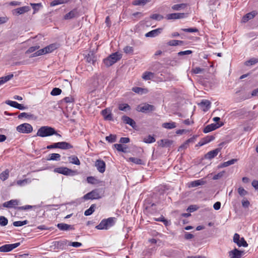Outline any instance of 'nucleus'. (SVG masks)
<instances>
[{
    "instance_id": "obj_1",
    "label": "nucleus",
    "mask_w": 258,
    "mask_h": 258,
    "mask_svg": "<svg viewBox=\"0 0 258 258\" xmlns=\"http://www.w3.org/2000/svg\"><path fill=\"white\" fill-rule=\"evenodd\" d=\"M53 135L61 137V136L56 132L54 128L48 126H41L37 133V136L41 137L50 136Z\"/></svg>"
},
{
    "instance_id": "obj_2",
    "label": "nucleus",
    "mask_w": 258,
    "mask_h": 258,
    "mask_svg": "<svg viewBox=\"0 0 258 258\" xmlns=\"http://www.w3.org/2000/svg\"><path fill=\"white\" fill-rule=\"evenodd\" d=\"M116 221V218L114 217H110L107 219H103L101 221L99 225L96 226L97 229H108L110 227L114 225Z\"/></svg>"
},
{
    "instance_id": "obj_3",
    "label": "nucleus",
    "mask_w": 258,
    "mask_h": 258,
    "mask_svg": "<svg viewBox=\"0 0 258 258\" xmlns=\"http://www.w3.org/2000/svg\"><path fill=\"white\" fill-rule=\"evenodd\" d=\"M121 57V55L117 52L113 53L103 60L104 64L107 67H110L119 60Z\"/></svg>"
},
{
    "instance_id": "obj_4",
    "label": "nucleus",
    "mask_w": 258,
    "mask_h": 258,
    "mask_svg": "<svg viewBox=\"0 0 258 258\" xmlns=\"http://www.w3.org/2000/svg\"><path fill=\"white\" fill-rule=\"evenodd\" d=\"M73 146L70 143L66 142H61L54 143L47 146V149H51L54 148H59L60 149L66 150L73 148Z\"/></svg>"
},
{
    "instance_id": "obj_5",
    "label": "nucleus",
    "mask_w": 258,
    "mask_h": 258,
    "mask_svg": "<svg viewBox=\"0 0 258 258\" xmlns=\"http://www.w3.org/2000/svg\"><path fill=\"white\" fill-rule=\"evenodd\" d=\"M17 131L23 134H29L32 132L33 127L31 124L24 123L18 125L17 127Z\"/></svg>"
},
{
    "instance_id": "obj_6",
    "label": "nucleus",
    "mask_w": 258,
    "mask_h": 258,
    "mask_svg": "<svg viewBox=\"0 0 258 258\" xmlns=\"http://www.w3.org/2000/svg\"><path fill=\"white\" fill-rule=\"evenodd\" d=\"M54 171L65 175H74L76 173V171L67 167H57L54 169Z\"/></svg>"
},
{
    "instance_id": "obj_7",
    "label": "nucleus",
    "mask_w": 258,
    "mask_h": 258,
    "mask_svg": "<svg viewBox=\"0 0 258 258\" xmlns=\"http://www.w3.org/2000/svg\"><path fill=\"white\" fill-rule=\"evenodd\" d=\"M101 198L98 189H94L92 191L85 195L83 197L84 199L87 200H94L99 199Z\"/></svg>"
},
{
    "instance_id": "obj_8",
    "label": "nucleus",
    "mask_w": 258,
    "mask_h": 258,
    "mask_svg": "<svg viewBox=\"0 0 258 258\" xmlns=\"http://www.w3.org/2000/svg\"><path fill=\"white\" fill-rule=\"evenodd\" d=\"M20 245V242L4 245L0 247V252H7L11 251L14 248L18 247Z\"/></svg>"
},
{
    "instance_id": "obj_9",
    "label": "nucleus",
    "mask_w": 258,
    "mask_h": 258,
    "mask_svg": "<svg viewBox=\"0 0 258 258\" xmlns=\"http://www.w3.org/2000/svg\"><path fill=\"white\" fill-rule=\"evenodd\" d=\"M155 110V107L154 106L152 105H150L149 104H144L142 105H139L137 107V110L144 112L146 113L148 112H151Z\"/></svg>"
},
{
    "instance_id": "obj_10",
    "label": "nucleus",
    "mask_w": 258,
    "mask_h": 258,
    "mask_svg": "<svg viewBox=\"0 0 258 258\" xmlns=\"http://www.w3.org/2000/svg\"><path fill=\"white\" fill-rule=\"evenodd\" d=\"M223 125V123L221 122L220 123H212L207 125L204 129L203 132L204 133H208L211 131H214L216 129L222 126Z\"/></svg>"
},
{
    "instance_id": "obj_11",
    "label": "nucleus",
    "mask_w": 258,
    "mask_h": 258,
    "mask_svg": "<svg viewBox=\"0 0 258 258\" xmlns=\"http://www.w3.org/2000/svg\"><path fill=\"white\" fill-rule=\"evenodd\" d=\"M187 17V14L175 13L168 14L166 16V18L168 20H175L184 18Z\"/></svg>"
},
{
    "instance_id": "obj_12",
    "label": "nucleus",
    "mask_w": 258,
    "mask_h": 258,
    "mask_svg": "<svg viewBox=\"0 0 258 258\" xmlns=\"http://www.w3.org/2000/svg\"><path fill=\"white\" fill-rule=\"evenodd\" d=\"M79 16V14L77 9H74L68 13L66 14L63 19L64 20H70L73 18H78Z\"/></svg>"
},
{
    "instance_id": "obj_13",
    "label": "nucleus",
    "mask_w": 258,
    "mask_h": 258,
    "mask_svg": "<svg viewBox=\"0 0 258 258\" xmlns=\"http://www.w3.org/2000/svg\"><path fill=\"white\" fill-rule=\"evenodd\" d=\"M95 166L99 172L103 173L105 172L106 164L104 161L101 159L97 160L95 162Z\"/></svg>"
},
{
    "instance_id": "obj_14",
    "label": "nucleus",
    "mask_w": 258,
    "mask_h": 258,
    "mask_svg": "<svg viewBox=\"0 0 258 258\" xmlns=\"http://www.w3.org/2000/svg\"><path fill=\"white\" fill-rule=\"evenodd\" d=\"M30 10V8L28 6H24L13 11V14L15 15H19L23 14L25 13L28 12Z\"/></svg>"
},
{
    "instance_id": "obj_15",
    "label": "nucleus",
    "mask_w": 258,
    "mask_h": 258,
    "mask_svg": "<svg viewBox=\"0 0 258 258\" xmlns=\"http://www.w3.org/2000/svg\"><path fill=\"white\" fill-rule=\"evenodd\" d=\"M243 252L242 251H240L237 248H234L233 250L228 252L229 257L230 258H240Z\"/></svg>"
},
{
    "instance_id": "obj_16",
    "label": "nucleus",
    "mask_w": 258,
    "mask_h": 258,
    "mask_svg": "<svg viewBox=\"0 0 258 258\" xmlns=\"http://www.w3.org/2000/svg\"><path fill=\"white\" fill-rule=\"evenodd\" d=\"M221 148H217L215 150L208 152L205 155V158L207 159H212L216 157L218 154L220 152Z\"/></svg>"
},
{
    "instance_id": "obj_17",
    "label": "nucleus",
    "mask_w": 258,
    "mask_h": 258,
    "mask_svg": "<svg viewBox=\"0 0 258 258\" xmlns=\"http://www.w3.org/2000/svg\"><path fill=\"white\" fill-rule=\"evenodd\" d=\"M56 226L59 230L61 231H68L75 229L74 225H69L63 223L57 224Z\"/></svg>"
},
{
    "instance_id": "obj_18",
    "label": "nucleus",
    "mask_w": 258,
    "mask_h": 258,
    "mask_svg": "<svg viewBox=\"0 0 258 258\" xmlns=\"http://www.w3.org/2000/svg\"><path fill=\"white\" fill-rule=\"evenodd\" d=\"M6 103L12 107L17 108L20 110H24L26 108L23 105L18 103V102L11 100H7Z\"/></svg>"
},
{
    "instance_id": "obj_19",
    "label": "nucleus",
    "mask_w": 258,
    "mask_h": 258,
    "mask_svg": "<svg viewBox=\"0 0 258 258\" xmlns=\"http://www.w3.org/2000/svg\"><path fill=\"white\" fill-rule=\"evenodd\" d=\"M19 204V201L17 200H11L9 201L5 202L3 204V206L4 208H14L15 206H17Z\"/></svg>"
},
{
    "instance_id": "obj_20",
    "label": "nucleus",
    "mask_w": 258,
    "mask_h": 258,
    "mask_svg": "<svg viewBox=\"0 0 258 258\" xmlns=\"http://www.w3.org/2000/svg\"><path fill=\"white\" fill-rule=\"evenodd\" d=\"M121 119L124 123L130 125L133 128H135L136 126V122L128 116L124 115L122 117Z\"/></svg>"
},
{
    "instance_id": "obj_21",
    "label": "nucleus",
    "mask_w": 258,
    "mask_h": 258,
    "mask_svg": "<svg viewBox=\"0 0 258 258\" xmlns=\"http://www.w3.org/2000/svg\"><path fill=\"white\" fill-rule=\"evenodd\" d=\"M162 28H158L153 30H152L145 34V36L147 37H154L158 36L162 31Z\"/></svg>"
},
{
    "instance_id": "obj_22",
    "label": "nucleus",
    "mask_w": 258,
    "mask_h": 258,
    "mask_svg": "<svg viewBox=\"0 0 258 258\" xmlns=\"http://www.w3.org/2000/svg\"><path fill=\"white\" fill-rule=\"evenodd\" d=\"M206 183V181L203 179L196 180L191 181L189 184V187H197L200 185H203Z\"/></svg>"
},
{
    "instance_id": "obj_23",
    "label": "nucleus",
    "mask_w": 258,
    "mask_h": 258,
    "mask_svg": "<svg viewBox=\"0 0 258 258\" xmlns=\"http://www.w3.org/2000/svg\"><path fill=\"white\" fill-rule=\"evenodd\" d=\"M211 102L208 100H203L199 105L203 108V110L204 111H207L210 107Z\"/></svg>"
},
{
    "instance_id": "obj_24",
    "label": "nucleus",
    "mask_w": 258,
    "mask_h": 258,
    "mask_svg": "<svg viewBox=\"0 0 258 258\" xmlns=\"http://www.w3.org/2000/svg\"><path fill=\"white\" fill-rule=\"evenodd\" d=\"M159 146L162 147H169L173 143V141L168 139L161 140L159 142Z\"/></svg>"
},
{
    "instance_id": "obj_25",
    "label": "nucleus",
    "mask_w": 258,
    "mask_h": 258,
    "mask_svg": "<svg viewBox=\"0 0 258 258\" xmlns=\"http://www.w3.org/2000/svg\"><path fill=\"white\" fill-rule=\"evenodd\" d=\"M101 113L105 120H112V114L109 110L107 109H104L101 111Z\"/></svg>"
},
{
    "instance_id": "obj_26",
    "label": "nucleus",
    "mask_w": 258,
    "mask_h": 258,
    "mask_svg": "<svg viewBox=\"0 0 258 258\" xmlns=\"http://www.w3.org/2000/svg\"><path fill=\"white\" fill-rule=\"evenodd\" d=\"M187 6L188 4L186 3L175 4L171 7V9L173 11H180L182 9H184L187 8Z\"/></svg>"
},
{
    "instance_id": "obj_27",
    "label": "nucleus",
    "mask_w": 258,
    "mask_h": 258,
    "mask_svg": "<svg viewBox=\"0 0 258 258\" xmlns=\"http://www.w3.org/2000/svg\"><path fill=\"white\" fill-rule=\"evenodd\" d=\"M23 117L28 119L36 118V117L33 114L26 112H22L18 115L19 119H22Z\"/></svg>"
},
{
    "instance_id": "obj_28",
    "label": "nucleus",
    "mask_w": 258,
    "mask_h": 258,
    "mask_svg": "<svg viewBox=\"0 0 258 258\" xmlns=\"http://www.w3.org/2000/svg\"><path fill=\"white\" fill-rule=\"evenodd\" d=\"M255 13L254 12L248 13L243 17L242 21L244 23H245L249 20L252 19L255 16Z\"/></svg>"
},
{
    "instance_id": "obj_29",
    "label": "nucleus",
    "mask_w": 258,
    "mask_h": 258,
    "mask_svg": "<svg viewBox=\"0 0 258 258\" xmlns=\"http://www.w3.org/2000/svg\"><path fill=\"white\" fill-rule=\"evenodd\" d=\"M68 242H69V241L67 240L55 241L54 245L58 248L62 249L63 247L67 245Z\"/></svg>"
},
{
    "instance_id": "obj_30",
    "label": "nucleus",
    "mask_w": 258,
    "mask_h": 258,
    "mask_svg": "<svg viewBox=\"0 0 258 258\" xmlns=\"http://www.w3.org/2000/svg\"><path fill=\"white\" fill-rule=\"evenodd\" d=\"M114 146L116 149V150L119 152H122L123 153H126L127 152V148L121 144H115L114 145Z\"/></svg>"
},
{
    "instance_id": "obj_31",
    "label": "nucleus",
    "mask_w": 258,
    "mask_h": 258,
    "mask_svg": "<svg viewBox=\"0 0 258 258\" xmlns=\"http://www.w3.org/2000/svg\"><path fill=\"white\" fill-rule=\"evenodd\" d=\"M69 161L70 163L77 165H79L80 164V161L79 159L77 156L75 155H73L69 157Z\"/></svg>"
},
{
    "instance_id": "obj_32",
    "label": "nucleus",
    "mask_w": 258,
    "mask_h": 258,
    "mask_svg": "<svg viewBox=\"0 0 258 258\" xmlns=\"http://www.w3.org/2000/svg\"><path fill=\"white\" fill-rule=\"evenodd\" d=\"M162 126L167 129H172L176 127V123L174 122H165L162 124Z\"/></svg>"
},
{
    "instance_id": "obj_33",
    "label": "nucleus",
    "mask_w": 258,
    "mask_h": 258,
    "mask_svg": "<svg viewBox=\"0 0 258 258\" xmlns=\"http://www.w3.org/2000/svg\"><path fill=\"white\" fill-rule=\"evenodd\" d=\"M9 173H10L9 170L8 169H6L4 171L2 172L0 174V179L2 181H5V180H7L9 177Z\"/></svg>"
},
{
    "instance_id": "obj_34",
    "label": "nucleus",
    "mask_w": 258,
    "mask_h": 258,
    "mask_svg": "<svg viewBox=\"0 0 258 258\" xmlns=\"http://www.w3.org/2000/svg\"><path fill=\"white\" fill-rule=\"evenodd\" d=\"M154 73L150 72H145L142 76V78L145 80H150L154 77Z\"/></svg>"
},
{
    "instance_id": "obj_35",
    "label": "nucleus",
    "mask_w": 258,
    "mask_h": 258,
    "mask_svg": "<svg viewBox=\"0 0 258 258\" xmlns=\"http://www.w3.org/2000/svg\"><path fill=\"white\" fill-rule=\"evenodd\" d=\"M237 161V160L236 159H232L230 160L223 163L220 165L219 167L223 168L227 167L229 165L234 164Z\"/></svg>"
},
{
    "instance_id": "obj_36",
    "label": "nucleus",
    "mask_w": 258,
    "mask_h": 258,
    "mask_svg": "<svg viewBox=\"0 0 258 258\" xmlns=\"http://www.w3.org/2000/svg\"><path fill=\"white\" fill-rule=\"evenodd\" d=\"M14 77L13 74H10L8 76L0 78V85H3L6 82L9 81Z\"/></svg>"
},
{
    "instance_id": "obj_37",
    "label": "nucleus",
    "mask_w": 258,
    "mask_h": 258,
    "mask_svg": "<svg viewBox=\"0 0 258 258\" xmlns=\"http://www.w3.org/2000/svg\"><path fill=\"white\" fill-rule=\"evenodd\" d=\"M86 58L87 62L92 64H94L96 61L95 57L92 52L89 53L88 55L86 56Z\"/></svg>"
},
{
    "instance_id": "obj_38",
    "label": "nucleus",
    "mask_w": 258,
    "mask_h": 258,
    "mask_svg": "<svg viewBox=\"0 0 258 258\" xmlns=\"http://www.w3.org/2000/svg\"><path fill=\"white\" fill-rule=\"evenodd\" d=\"M118 109L119 110L126 111L130 110L131 108L128 104L123 103L118 105Z\"/></svg>"
},
{
    "instance_id": "obj_39",
    "label": "nucleus",
    "mask_w": 258,
    "mask_h": 258,
    "mask_svg": "<svg viewBox=\"0 0 258 258\" xmlns=\"http://www.w3.org/2000/svg\"><path fill=\"white\" fill-rule=\"evenodd\" d=\"M60 158V155L57 153H52L49 155L48 160L59 161Z\"/></svg>"
},
{
    "instance_id": "obj_40",
    "label": "nucleus",
    "mask_w": 258,
    "mask_h": 258,
    "mask_svg": "<svg viewBox=\"0 0 258 258\" xmlns=\"http://www.w3.org/2000/svg\"><path fill=\"white\" fill-rule=\"evenodd\" d=\"M167 44L169 46L182 45L183 44V41L181 40H172L168 42Z\"/></svg>"
},
{
    "instance_id": "obj_41",
    "label": "nucleus",
    "mask_w": 258,
    "mask_h": 258,
    "mask_svg": "<svg viewBox=\"0 0 258 258\" xmlns=\"http://www.w3.org/2000/svg\"><path fill=\"white\" fill-rule=\"evenodd\" d=\"M95 208L96 205L92 204L88 209L85 211L84 215L85 216L91 215L94 212Z\"/></svg>"
},
{
    "instance_id": "obj_42",
    "label": "nucleus",
    "mask_w": 258,
    "mask_h": 258,
    "mask_svg": "<svg viewBox=\"0 0 258 258\" xmlns=\"http://www.w3.org/2000/svg\"><path fill=\"white\" fill-rule=\"evenodd\" d=\"M46 53H47V52H45V48H43L42 49H41L38 50L36 52L33 53L31 55L30 57H34L38 56H39V55H42V54H46Z\"/></svg>"
},
{
    "instance_id": "obj_43",
    "label": "nucleus",
    "mask_w": 258,
    "mask_h": 258,
    "mask_svg": "<svg viewBox=\"0 0 258 258\" xmlns=\"http://www.w3.org/2000/svg\"><path fill=\"white\" fill-rule=\"evenodd\" d=\"M45 52L47 53H50L54 50L57 48L56 45L55 44H51L46 47H45Z\"/></svg>"
},
{
    "instance_id": "obj_44",
    "label": "nucleus",
    "mask_w": 258,
    "mask_h": 258,
    "mask_svg": "<svg viewBox=\"0 0 258 258\" xmlns=\"http://www.w3.org/2000/svg\"><path fill=\"white\" fill-rule=\"evenodd\" d=\"M129 161L138 165L144 164V162L140 159L135 157H130Z\"/></svg>"
},
{
    "instance_id": "obj_45",
    "label": "nucleus",
    "mask_w": 258,
    "mask_h": 258,
    "mask_svg": "<svg viewBox=\"0 0 258 258\" xmlns=\"http://www.w3.org/2000/svg\"><path fill=\"white\" fill-rule=\"evenodd\" d=\"M105 139L109 143H114L116 141V136L111 134L109 136L106 137Z\"/></svg>"
},
{
    "instance_id": "obj_46",
    "label": "nucleus",
    "mask_w": 258,
    "mask_h": 258,
    "mask_svg": "<svg viewBox=\"0 0 258 258\" xmlns=\"http://www.w3.org/2000/svg\"><path fill=\"white\" fill-rule=\"evenodd\" d=\"M31 182V180L28 178H26L23 180H19L17 181V184L19 186H23L26 184L29 183Z\"/></svg>"
},
{
    "instance_id": "obj_47",
    "label": "nucleus",
    "mask_w": 258,
    "mask_h": 258,
    "mask_svg": "<svg viewBox=\"0 0 258 258\" xmlns=\"http://www.w3.org/2000/svg\"><path fill=\"white\" fill-rule=\"evenodd\" d=\"M148 2V0H135L133 4L135 6L145 5Z\"/></svg>"
},
{
    "instance_id": "obj_48",
    "label": "nucleus",
    "mask_w": 258,
    "mask_h": 258,
    "mask_svg": "<svg viewBox=\"0 0 258 258\" xmlns=\"http://www.w3.org/2000/svg\"><path fill=\"white\" fill-rule=\"evenodd\" d=\"M124 52L127 54H133L134 48L133 47L126 46L123 48Z\"/></svg>"
},
{
    "instance_id": "obj_49",
    "label": "nucleus",
    "mask_w": 258,
    "mask_h": 258,
    "mask_svg": "<svg viewBox=\"0 0 258 258\" xmlns=\"http://www.w3.org/2000/svg\"><path fill=\"white\" fill-rule=\"evenodd\" d=\"M155 139L151 135L144 139V142L146 143H152L155 142Z\"/></svg>"
},
{
    "instance_id": "obj_50",
    "label": "nucleus",
    "mask_w": 258,
    "mask_h": 258,
    "mask_svg": "<svg viewBox=\"0 0 258 258\" xmlns=\"http://www.w3.org/2000/svg\"><path fill=\"white\" fill-rule=\"evenodd\" d=\"M150 18L157 21H161L164 18V17L160 14H154L150 16Z\"/></svg>"
},
{
    "instance_id": "obj_51",
    "label": "nucleus",
    "mask_w": 258,
    "mask_h": 258,
    "mask_svg": "<svg viewBox=\"0 0 258 258\" xmlns=\"http://www.w3.org/2000/svg\"><path fill=\"white\" fill-rule=\"evenodd\" d=\"M27 220H24L23 221H18L13 222V225L16 227L22 226L26 225L28 223Z\"/></svg>"
},
{
    "instance_id": "obj_52",
    "label": "nucleus",
    "mask_w": 258,
    "mask_h": 258,
    "mask_svg": "<svg viewBox=\"0 0 258 258\" xmlns=\"http://www.w3.org/2000/svg\"><path fill=\"white\" fill-rule=\"evenodd\" d=\"M61 90L58 88H54L51 91L50 94L52 96H56L60 94Z\"/></svg>"
},
{
    "instance_id": "obj_53",
    "label": "nucleus",
    "mask_w": 258,
    "mask_h": 258,
    "mask_svg": "<svg viewBox=\"0 0 258 258\" xmlns=\"http://www.w3.org/2000/svg\"><path fill=\"white\" fill-rule=\"evenodd\" d=\"M237 244L238 246H243V247H246L247 246L248 244L246 242V241L245 240L243 237H242L240 239L239 242H237Z\"/></svg>"
},
{
    "instance_id": "obj_54",
    "label": "nucleus",
    "mask_w": 258,
    "mask_h": 258,
    "mask_svg": "<svg viewBox=\"0 0 258 258\" xmlns=\"http://www.w3.org/2000/svg\"><path fill=\"white\" fill-rule=\"evenodd\" d=\"M8 223V219L4 216L0 217V225L2 226H6Z\"/></svg>"
},
{
    "instance_id": "obj_55",
    "label": "nucleus",
    "mask_w": 258,
    "mask_h": 258,
    "mask_svg": "<svg viewBox=\"0 0 258 258\" xmlns=\"http://www.w3.org/2000/svg\"><path fill=\"white\" fill-rule=\"evenodd\" d=\"M215 139L213 136H208L202 139V141L204 142L205 144L209 143Z\"/></svg>"
},
{
    "instance_id": "obj_56",
    "label": "nucleus",
    "mask_w": 258,
    "mask_h": 258,
    "mask_svg": "<svg viewBox=\"0 0 258 258\" xmlns=\"http://www.w3.org/2000/svg\"><path fill=\"white\" fill-rule=\"evenodd\" d=\"M30 5L32 7V8L34 10V13H35L36 12L38 11L39 10V9L40 8V7H41V6H42L41 3H37V4L31 3Z\"/></svg>"
},
{
    "instance_id": "obj_57",
    "label": "nucleus",
    "mask_w": 258,
    "mask_h": 258,
    "mask_svg": "<svg viewBox=\"0 0 258 258\" xmlns=\"http://www.w3.org/2000/svg\"><path fill=\"white\" fill-rule=\"evenodd\" d=\"M258 62V59L255 58H252L249 59L248 61H247L245 62V64L248 66L249 64L250 65H253Z\"/></svg>"
},
{
    "instance_id": "obj_58",
    "label": "nucleus",
    "mask_w": 258,
    "mask_h": 258,
    "mask_svg": "<svg viewBox=\"0 0 258 258\" xmlns=\"http://www.w3.org/2000/svg\"><path fill=\"white\" fill-rule=\"evenodd\" d=\"M181 30H182L184 32H189V33H194V32H197L198 31V30L195 28H184V29H181Z\"/></svg>"
},
{
    "instance_id": "obj_59",
    "label": "nucleus",
    "mask_w": 258,
    "mask_h": 258,
    "mask_svg": "<svg viewBox=\"0 0 258 258\" xmlns=\"http://www.w3.org/2000/svg\"><path fill=\"white\" fill-rule=\"evenodd\" d=\"M35 207H36V206L26 205L24 206L19 207L17 208L19 210H29V209H32L33 208H35Z\"/></svg>"
},
{
    "instance_id": "obj_60",
    "label": "nucleus",
    "mask_w": 258,
    "mask_h": 258,
    "mask_svg": "<svg viewBox=\"0 0 258 258\" xmlns=\"http://www.w3.org/2000/svg\"><path fill=\"white\" fill-rule=\"evenodd\" d=\"M39 48V46H32L29 48V49L26 51V53H30L34 52L36 50L38 49Z\"/></svg>"
},
{
    "instance_id": "obj_61",
    "label": "nucleus",
    "mask_w": 258,
    "mask_h": 258,
    "mask_svg": "<svg viewBox=\"0 0 258 258\" xmlns=\"http://www.w3.org/2000/svg\"><path fill=\"white\" fill-rule=\"evenodd\" d=\"M238 192L241 196H244L247 194V191L241 187L238 188Z\"/></svg>"
},
{
    "instance_id": "obj_62",
    "label": "nucleus",
    "mask_w": 258,
    "mask_h": 258,
    "mask_svg": "<svg viewBox=\"0 0 258 258\" xmlns=\"http://www.w3.org/2000/svg\"><path fill=\"white\" fill-rule=\"evenodd\" d=\"M132 90L135 93L138 94H143L144 89L140 87H134L133 88Z\"/></svg>"
},
{
    "instance_id": "obj_63",
    "label": "nucleus",
    "mask_w": 258,
    "mask_h": 258,
    "mask_svg": "<svg viewBox=\"0 0 258 258\" xmlns=\"http://www.w3.org/2000/svg\"><path fill=\"white\" fill-rule=\"evenodd\" d=\"M64 3V0H54L50 3L51 6H55Z\"/></svg>"
},
{
    "instance_id": "obj_64",
    "label": "nucleus",
    "mask_w": 258,
    "mask_h": 258,
    "mask_svg": "<svg viewBox=\"0 0 258 258\" xmlns=\"http://www.w3.org/2000/svg\"><path fill=\"white\" fill-rule=\"evenodd\" d=\"M192 53V51L191 50H188L185 51H180L178 52L177 54L178 56H182L184 55H188L191 54Z\"/></svg>"
}]
</instances>
